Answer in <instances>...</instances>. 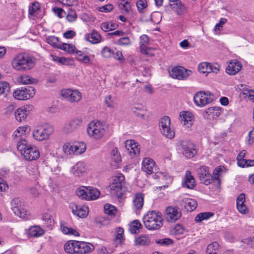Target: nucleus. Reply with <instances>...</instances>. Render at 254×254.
Masks as SVG:
<instances>
[{"label": "nucleus", "mask_w": 254, "mask_h": 254, "mask_svg": "<svg viewBox=\"0 0 254 254\" xmlns=\"http://www.w3.org/2000/svg\"><path fill=\"white\" fill-rule=\"evenodd\" d=\"M94 246L89 243L79 241L78 254H86L94 250Z\"/></svg>", "instance_id": "30"}, {"label": "nucleus", "mask_w": 254, "mask_h": 254, "mask_svg": "<svg viewBox=\"0 0 254 254\" xmlns=\"http://www.w3.org/2000/svg\"><path fill=\"white\" fill-rule=\"evenodd\" d=\"M117 25L112 22H104L101 25V29L104 31H109L115 29Z\"/></svg>", "instance_id": "51"}, {"label": "nucleus", "mask_w": 254, "mask_h": 254, "mask_svg": "<svg viewBox=\"0 0 254 254\" xmlns=\"http://www.w3.org/2000/svg\"><path fill=\"white\" fill-rule=\"evenodd\" d=\"M75 54L76 55V59L78 61L85 64L91 62L89 57L84 55L82 51L76 50Z\"/></svg>", "instance_id": "39"}, {"label": "nucleus", "mask_w": 254, "mask_h": 254, "mask_svg": "<svg viewBox=\"0 0 254 254\" xmlns=\"http://www.w3.org/2000/svg\"><path fill=\"white\" fill-rule=\"evenodd\" d=\"M124 229L121 227H118L116 229V239L120 240V242H122L124 240Z\"/></svg>", "instance_id": "64"}, {"label": "nucleus", "mask_w": 254, "mask_h": 254, "mask_svg": "<svg viewBox=\"0 0 254 254\" xmlns=\"http://www.w3.org/2000/svg\"><path fill=\"white\" fill-rule=\"evenodd\" d=\"M150 242V239L146 235H141L135 240V245L138 246H147Z\"/></svg>", "instance_id": "41"}, {"label": "nucleus", "mask_w": 254, "mask_h": 254, "mask_svg": "<svg viewBox=\"0 0 254 254\" xmlns=\"http://www.w3.org/2000/svg\"><path fill=\"white\" fill-rule=\"evenodd\" d=\"M88 187H81L76 190V194L80 198L88 200Z\"/></svg>", "instance_id": "38"}, {"label": "nucleus", "mask_w": 254, "mask_h": 254, "mask_svg": "<svg viewBox=\"0 0 254 254\" xmlns=\"http://www.w3.org/2000/svg\"><path fill=\"white\" fill-rule=\"evenodd\" d=\"M145 227L149 230H157L163 225L161 213L159 211H148L143 217Z\"/></svg>", "instance_id": "4"}, {"label": "nucleus", "mask_w": 254, "mask_h": 254, "mask_svg": "<svg viewBox=\"0 0 254 254\" xmlns=\"http://www.w3.org/2000/svg\"><path fill=\"white\" fill-rule=\"evenodd\" d=\"M108 132V126L100 121L90 122L87 128L88 135L95 140H101L104 138Z\"/></svg>", "instance_id": "3"}, {"label": "nucleus", "mask_w": 254, "mask_h": 254, "mask_svg": "<svg viewBox=\"0 0 254 254\" xmlns=\"http://www.w3.org/2000/svg\"><path fill=\"white\" fill-rule=\"evenodd\" d=\"M31 128L30 126L25 125L23 127H19L13 132L12 134V138L13 139H17L20 140V139H24L23 137H25L26 134H28L30 131Z\"/></svg>", "instance_id": "20"}, {"label": "nucleus", "mask_w": 254, "mask_h": 254, "mask_svg": "<svg viewBox=\"0 0 254 254\" xmlns=\"http://www.w3.org/2000/svg\"><path fill=\"white\" fill-rule=\"evenodd\" d=\"M180 118L181 123L187 127H190L192 125L194 117L191 112L189 111L181 112L180 114Z\"/></svg>", "instance_id": "21"}, {"label": "nucleus", "mask_w": 254, "mask_h": 254, "mask_svg": "<svg viewBox=\"0 0 254 254\" xmlns=\"http://www.w3.org/2000/svg\"><path fill=\"white\" fill-rule=\"evenodd\" d=\"M35 94V88L32 86L17 89L13 93V96L17 100H27L33 97Z\"/></svg>", "instance_id": "9"}, {"label": "nucleus", "mask_w": 254, "mask_h": 254, "mask_svg": "<svg viewBox=\"0 0 254 254\" xmlns=\"http://www.w3.org/2000/svg\"><path fill=\"white\" fill-rule=\"evenodd\" d=\"M125 147L131 156L138 154L140 152L138 143L134 140H127L125 142Z\"/></svg>", "instance_id": "23"}, {"label": "nucleus", "mask_w": 254, "mask_h": 254, "mask_svg": "<svg viewBox=\"0 0 254 254\" xmlns=\"http://www.w3.org/2000/svg\"><path fill=\"white\" fill-rule=\"evenodd\" d=\"M61 95L64 99L71 102H78L81 98V94L77 90L63 89L61 91Z\"/></svg>", "instance_id": "11"}, {"label": "nucleus", "mask_w": 254, "mask_h": 254, "mask_svg": "<svg viewBox=\"0 0 254 254\" xmlns=\"http://www.w3.org/2000/svg\"><path fill=\"white\" fill-rule=\"evenodd\" d=\"M214 95L209 91H199L193 97V100L196 106L203 107L211 103L213 101Z\"/></svg>", "instance_id": "7"}, {"label": "nucleus", "mask_w": 254, "mask_h": 254, "mask_svg": "<svg viewBox=\"0 0 254 254\" xmlns=\"http://www.w3.org/2000/svg\"><path fill=\"white\" fill-rule=\"evenodd\" d=\"M242 67L241 62L234 60L229 62L226 67V71L229 75H235L240 71Z\"/></svg>", "instance_id": "22"}, {"label": "nucleus", "mask_w": 254, "mask_h": 254, "mask_svg": "<svg viewBox=\"0 0 254 254\" xmlns=\"http://www.w3.org/2000/svg\"><path fill=\"white\" fill-rule=\"evenodd\" d=\"M138 10L141 12L147 6V2L145 0H139L136 3Z\"/></svg>", "instance_id": "61"}, {"label": "nucleus", "mask_w": 254, "mask_h": 254, "mask_svg": "<svg viewBox=\"0 0 254 254\" xmlns=\"http://www.w3.org/2000/svg\"><path fill=\"white\" fill-rule=\"evenodd\" d=\"M104 211L106 214L111 216L115 215L117 212V210L115 206L108 203L105 205Z\"/></svg>", "instance_id": "50"}, {"label": "nucleus", "mask_w": 254, "mask_h": 254, "mask_svg": "<svg viewBox=\"0 0 254 254\" xmlns=\"http://www.w3.org/2000/svg\"><path fill=\"white\" fill-rule=\"evenodd\" d=\"M40 9V4L38 2H34L29 6L28 12L30 15H33L36 11Z\"/></svg>", "instance_id": "58"}, {"label": "nucleus", "mask_w": 254, "mask_h": 254, "mask_svg": "<svg viewBox=\"0 0 254 254\" xmlns=\"http://www.w3.org/2000/svg\"><path fill=\"white\" fill-rule=\"evenodd\" d=\"M60 64L66 65H72L74 64V60L71 58L61 57L60 60Z\"/></svg>", "instance_id": "62"}, {"label": "nucleus", "mask_w": 254, "mask_h": 254, "mask_svg": "<svg viewBox=\"0 0 254 254\" xmlns=\"http://www.w3.org/2000/svg\"><path fill=\"white\" fill-rule=\"evenodd\" d=\"M10 89L8 82L5 81H0V95L4 94L9 91Z\"/></svg>", "instance_id": "59"}, {"label": "nucleus", "mask_w": 254, "mask_h": 254, "mask_svg": "<svg viewBox=\"0 0 254 254\" xmlns=\"http://www.w3.org/2000/svg\"><path fill=\"white\" fill-rule=\"evenodd\" d=\"M133 208L135 210L142 209L144 203V195L140 192L136 193L132 200Z\"/></svg>", "instance_id": "31"}, {"label": "nucleus", "mask_w": 254, "mask_h": 254, "mask_svg": "<svg viewBox=\"0 0 254 254\" xmlns=\"http://www.w3.org/2000/svg\"><path fill=\"white\" fill-rule=\"evenodd\" d=\"M179 150L187 158L193 157L196 153V150L193 143L190 141L183 140L180 143Z\"/></svg>", "instance_id": "10"}, {"label": "nucleus", "mask_w": 254, "mask_h": 254, "mask_svg": "<svg viewBox=\"0 0 254 254\" xmlns=\"http://www.w3.org/2000/svg\"><path fill=\"white\" fill-rule=\"evenodd\" d=\"M197 174L200 181L203 182L205 185L210 183L209 178L211 177L208 168L206 166H201L197 170Z\"/></svg>", "instance_id": "26"}, {"label": "nucleus", "mask_w": 254, "mask_h": 254, "mask_svg": "<svg viewBox=\"0 0 254 254\" xmlns=\"http://www.w3.org/2000/svg\"><path fill=\"white\" fill-rule=\"evenodd\" d=\"M11 209L14 213L22 218H25L27 211L23 207L22 203L19 198L13 199L11 201Z\"/></svg>", "instance_id": "14"}, {"label": "nucleus", "mask_w": 254, "mask_h": 254, "mask_svg": "<svg viewBox=\"0 0 254 254\" xmlns=\"http://www.w3.org/2000/svg\"><path fill=\"white\" fill-rule=\"evenodd\" d=\"M159 127L161 133L167 138L172 139L175 136V131L171 127L170 119L169 117L164 116L161 119Z\"/></svg>", "instance_id": "8"}, {"label": "nucleus", "mask_w": 254, "mask_h": 254, "mask_svg": "<svg viewBox=\"0 0 254 254\" xmlns=\"http://www.w3.org/2000/svg\"><path fill=\"white\" fill-rule=\"evenodd\" d=\"M54 132V127L48 124L38 126L34 128L32 132L34 138L39 141L47 139Z\"/></svg>", "instance_id": "5"}, {"label": "nucleus", "mask_w": 254, "mask_h": 254, "mask_svg": "<svg viewBox=\"0 0 254 254\" xmlns=\"http://www.w3.org/2000/svg\"><path fill=\"white\" fill-rule=\"evenodd\" d=\"M118 44L120 46H129L131 44V41L128 37H122L118 41Z\"/></svg>", "instance_id": "60"}, {"label": "nucleus", "mask_w": 254, "mask_h": 254, "mask_svg": "<svg viewBox=\"0 0 254 254\" xmlns=\"http://www.w3.org/2000/svg\"><path fill=\"white\" fill-rule=\"evenodd\" d=\"M70 208L73 214L80 218L86 217L88 213V207L86 206L78 205L76 203H71Z\"/></svg>", "instance_id": "18"}, {"label": "nucleus", "mask_w": 254, "mask_h": 254, "mask_svg": "<svg viewBox=\"0 0 254 254\" xmlns=\"http://www.w3.org/2000/svg\"><path fill=\"white\" fill-rule=\"evenodd\" d=\"M79 241L70 240L66 242L64 245L65 252L70 254H78Z\"/></svg>", "instance_id": "25"}, {"label": "nucleus", "mask_w": 254, "mask_h": 254, "mask_svg": "<svg viewBox=\"0 0 254 254\" xmlns=\"http://www.w3.org/2000/svg\"><path fill=\"white\" fill-rule=\"evenodd\" d=\"M66 18L67 21L70 22L75 21L77 19V15L75 11L72 9H69Z\"/></svg>", "instance_id": "57"}, {"label": "nucleus", "mask_w": 254, "mask_h": 254, "mask_svg": "<svg viewBox=\"0 0 254 254\" xmlns=\"http://www.w3.org/2000/svg\"><path fill=\"white\" fill-rule=\"evenodd\" d=\"M61 229L64 234L71 235L74 236H79V234L76 230L72 228L66 227L64 225H61Z\"/></svg>", "instance_id": "47"}, {"label": "nucleus", "mask_w": 254, "mask_h": 254, "mask_svg": "<svg viewBox=\"0 0 254 254\" xmlns=\"http://www.w3.org/2000/svg\"><path fill=\"white\" fill-rule=\"evenodd\" d=\"M141 169L147 174H152L156 172L157 167L153 159L147 157L143 159Z\"/></svg>", "instance_id": "16"}, {"label": "nucleus", "mask_w": 254, "mask_h": 254, "mask_svg": "<svg viewBox=\"0 0 254 254\" xmlns=\"http://www.w3.org/2000/svg\"><path fill=\"white\" fill-rule=\"evenodd\" d=\"M220 66L218 64H211L208 62L200 63L198 66V70L202 73H218L220 71Z\"/></svg>", "instance_id": "13"}, {"label": "nucleus", "mask_w": 254, "mask_h": 254, "mask_svg": "<svg viewBox=\"0 0 254 254\" xmlns=\"http://www.w3.org/2000/svg\"><path fill=\"white\" fill-rule=\"evenodd\" d=\"M59 49L70 54H75L76 51L74 46L66 43L61 44Z\"/></svg>", "instance_id": "48"}, {"label": "nucleus", "mask_w": 254, "mask_h": 254, "mask_svg": "<svg viewBox=\"0 0 254 254\" xmlns=\"http://www.w3.org/2000/svg\"><path fill=\"white\" fill-rule=\"evenodd\" d=\"M218 247V244L217 242H213L207 246L206 252L208 254H216Z\"/></svg>", "instance_id": "56"}, {"label": "nucleus", "mask_w": 254, "mask_h": 254, "mask_svg": "<svg viewBox=\"0 0 254 254\" xmlns=\"http://www.w3.org/2000/svg\"><path fill=\"white\" fill-rule=\"evenodd\" d=\"M247 151L243 150L240 152L237 157V161L238 165L241 167H245L247 159H245L244 157L246 156Z\"/></svg>", "instance_id": "44"}, {"label": "nucleus", "mask_w": 254, "mask_h": 254, "mask_svg": "<svg viewBox=\"0 0 254 254\" xmlns=\"http://www.w3.org/2000/svg\"><path fill=\"white\" fill-rule=\"evenodd\" d=\"M125 182V176L122 174H117L112 179V182L109 185L111 193L117 197H121L123 195L122 189Z\"/></svg>", "instance_id": "6"}, {"label": "nucleus", "mask_w": 254, "mask_h": 254, "mask_svg": "<svg viewBox=\"0 0 254 254\" xmlns=\"http://www.w3.org/2000/svg\"><path fill=\"white\" fill-rule=\"evenodd\" d=\"M35 62L34 57L27 54L21 53L18 54L13 59L11 65L17 71H26L34 66Z\"/></svg>", "instance_id": "1"}, {"label": "nucleus", "mask_w": 254, "mask_h": 254, "mask_svg": "<svg viewBox=\"0 0 254 254\" xmlns=\"http://www.w3.org/2000/svg\"><path fill=\"white\" fill-rule=\"evenodd\" d=\"M84 39L93 44L99 43L102 40L99 33L95 30H92L91 33H86L84 35Z\"/></svg>", "instance_id": "27"}, {"label": "nucleus", "mask_w": 254, "mask_h": 254, "mask_svg": "<svg viewBox=\"0 0 254 254\" xmlns=\"http://www.w3.org/2000/svg\"><path fill=\"white\" fill-rule=\"evenodd\" d=\"M246 198L244 193H242L239 195L236 199L237 208L240 213L245 214L248 213L249 209L245 204Z\"/></svg>", "instance_id": "24"}, {"label": "nucleus", "mask_w": 254, "mask_h": 254, "mask_svg": "<svg viewBox=\"0 0 254 254\" xmlns=\"http://www.w3.org/2000/svg\"><path fill=\"white\" fill-rule=\"evenodd\" d=\"M63 150L64 154L66 155H70L74 153V149L73 145H71L69 142L65 143L63 146Z\"/></svg>", "instance_id": "54"}, {"label": "nucleus", "mask_w": 254, "mask_h": 254, "mask_svg": "<svg viewBox=\"0 0 254 254\" xmlns=\"http://www.w3.org/2000/svg\"><path fill=\"white\" fill-rule=\"evenodd\" d=\"M221 109L218 107H211L206 109L203 116L205 119L209 118L211 116L212 118L218 117L221 114Z\"/></svg>", "instance_id": "32"}, {"label": "nucleus", "mask_w": 254, "mask_h": 254, "mask_svg": "<svg viewBox=\"0 0 254 254\" xmlns=\"http://www.w3.org/2000/svg\"><path fill=\"white\" fill-rule=\"evenodd\" d=\"M149 44V37L146 35L140 36V48L142 54H148V45Z\"/></svg>", "instance_id": "33"}, {"label": "nucleus", "mask_w": 254, "mask_h": 254, "mask_svg": "<svg viewBox=\"0 0 254 254\" xmlns=\"http://www.w3.org/2000/svg\"><path fill=\"white\" fill-rule=\"evenodd\" d=\"M81 118H75L66 123L64 126L63 132L65 134H69L77 129L82 124Z\"/></svg>", "instance_id": "15"}, {"label": "nucleus", "mask_w": 254, "mask_h": 254, "mask_svg": "<svg viewBox=\"0 0 254 254\" xmlns=\"http://www.w3.org/2000/svg\"><path fill=\"white\" fill-rule=\"evenodd\" d=\"M44 233V230L39 226L31 227L28 231V234L32 237H39Z\"/></svg>", "instance_id": "37"}, {"label": "nucleus", "mask_w": 254, "mask_h": 254, "mask_svg": "<svg viewBox=\"0 0 254 254\" xmlns=\"http://www.w3.org/2000/svg\"><path fill=\"white\" fill-rule=\"evenodd\" d=\"M17 149L24 158L28 161L35 160L40 156V152L37 147L28 143L25 139L17 141Z\"/></svg>", "instance_id": "2"}, {"label": "nucleus", "mask_w": 254, "mask_h": 254, "mask_svg": "<svg viewBox=\"0 0 254 254\" xmlns=\"http://www.w3.org/2000/svg\"><path fill=\"white\" fill-rule=\"evenodd\" d=\"M32 108V106L27 105L17 109L15 112L16 120L19 122L25 121L27 115L29 113V111Z\"/></svg>", "instance_id": "19"}, {"label": "nucleus", "mask_w": 254, "mask_h": 254, "mask_svg": "<svg viewBox=\"0 0 254 254\" xmlns=\"http://www.w3.org/2000/svg\"><path fill=\"white\" fill-rule=\"evenodd\" d=\"M47 42L54 47L59 48L60 43L59 42L58 38L55 36H49L46 39Z\"/></svg>", "instance_id": "52"}, {"label": "nucleus", "mask_w": 254, "mask_h": 254, "mask_svg": "<svg viewBox=\"0 0 254 254\" xmlns=\"http://www.w3.org/2000/svg\"><path fill=\"white\" fill-rule=\"evenodd\" d=\"M156 243L164 246H172L174 244L173 240L170 238L156 240Z\"/></svg>", "instance_id": "53"}, {"label": "nucleus", "mask_w": 254, "mask_h": 254, "mask_svg": "<svg viewBox=\"0 0 254 254\" xmlns=\"http://www.w3.org/2000/svg\"><path fill=\"white\" fill-rule=\"evenodd\" d=\"M43 225L49 230L53 229L54 225V220L52 216L48 213H45L42 216Z\"/></svg>", "instance_id": "34"}, {"label": "nucleus", "mask_w": 254, "mask_h": 254, "mask_svg": "<svg viewBox=\"0 0 254 254\" xmlns=\"http://www.w3.org/2000/svg\"><path fill=\"white\" fill-rule=\"evenodd\" d=\"M143 107L138 104L134 105L132 107V111L133 113H135L137 116H141L142 118L144 117V115L142 112H143Z\"/></svg>", "instance_id": "63"}, {"label": "nucleus", "mask_w": 254, "mask_h": 254, "mask_svg": "<svg viewBox=\"0 0 254 254\" xmlns=\"http://www.w3.org/2000/svg\"><path fill=\"white\" fill-rule=\"evenodd\" d=\"M182 186L192 189L195 186V180L190 171L186 172L185 178L182 182Z\"/></svg>", "instance_id": "29"}, {"label": "nucleus", "mask_w": 254, "mask_h": 254, "mask_svg": "<svg viewBox=\"0 0 254 254\" xmlns=\"http://www.w3.org/2000/svg\"><path fill=\"white\" fill-rule=\"evenodd\" d=\"M119 8L126 13H128L131 9L130 3L125 0H121V2L119 3Z\"/></svg>", "instance_id": "49"}, {"label": "nucleus", "mask_w": 254, "mask_h": 254, "mask_svg": "<svg viewBox=\"0 0 254 254\" xmlns=\"http://www.w3.org/2000/svg\"><path fill=\"white\" fill-rule=\"evenodd\" d=\"M88 201L96 199L100 195V192L97 189L92 187H88Z\"/></svg>", "instance_id": "40"}, {"label": "nucleus", "mask_w": 254, "mask_h": 254, "mask_svg": "<svg viewBox=\"0 0 254 254\" xmlns=\"http://www.w3.org/2000/svg\"><path fill=\"white\" fill-rule=\"evenodd\" d=\"M181 213L177 207L170 206L166 209V219L169 222H175L181 217Z\"/></svg>", "instance_id": "17"}, {"label": "nucleus", "mask_w": 254, "mask_h": 254, "mask_svg": "<svg viewBox=\"0 0 254 254\" xmlns=\"http://www.w3.org/2000/svg\"><path fill=\"white\" fill-rule=\"evenodd\" d=\"M74 153L76 155L80 154L84 152L86 150V145L83 142H78L73 144Z\"/></svg>", "instance_id": "45"}, {"label": "nucleus", "mask_w": 254, "mask_h": 254, "mask_svg": "<svg viewBox=\"0 0 254 254\" xmlns=\"http://www.w3.org/2000/svg\"><path fill=\"white\" fill-rule=\"evenodd\" d=\"M222 171V167L221 166H219L216 168L213 172V176L212 177L213 181V183L217 186H219L220 185V180L219 177Z\"/></svg>", "instance_id": "43"}, {"label": "nucleus", "mask_w": 254, "mask_h": 254, "mask_svg": "<svg viewBox=\"0 0 254 254\" xmlns=\"http://www.w3.org/2000/svg\"><path fill=\"white\" fill-rule=\"evenodd\" d=\"M70 171L74 176L79 177L86 171L85 164L83 162H78L71 168Z\"/></svg>", "instance_id": "28"}, {"label": "nucleus", "mask_w": 254, "mask_h": 254, "mask_svg": "<svg viewBox=\"0 0 254 254\" xmlns=\"http://www.w3.org/2000/svg\"><path fill=\"white\" fill-rule=\"evenodd\" d=\"M102 56L105 58H110L114 55V51L108 47H105L101 51Z\"/></svg>", "instance_id": "55"}, {"label": "nucleus", "mask_w": 254, "mask_h": 254, "mask_svg": "<svg viewBox=\"0 0 254 254\" xmlns=\"http://www.w3.org/2000/svg\"><path fill=\"white\" fill-rule=\"evenodd\" d=\"M17 81L22 84H30L34 83L36 80L29 75H22L18 78Z\"/></svg>", "instance_id": "42"}, {"label": "nucleus", "mask_w": 254, "mask_h": 254, "mask_svg": "<svg viewBox=\"0 0 254 254\" xmlns=\"http://www.w3.org/2000/svg\"><path fill=\"white\" fill-rule=\"evenodd\" d=\"M142 228V225L138 220H133L129 224L128 230L131 234H137L139 233Z\"/></svg>", "instance_id": "35"}, {"label": "nucleus", "mask_w": 254, "mask_h": 254, "mask_svg": "<svg viewBox=\"0 0 254 254\" xmlns=\"http://www.w3.org/2000/svg\"><path fill=\"white\" fill-rule=\"evenodd\" d=\"M185 203V207L188 211H191L194 210L197 207V203L195 199L187 198L184 199Z\"/></svg>", "instance_id": "36"}, {"label": "nucleus", "mask_w": 254, "mask_h": 254, "mask_svg": "<svg viewBox=\"0 0 254 254\" xmlns=\"http://www.w3.org/2000/svg\"><path fill=\"white\" fill-rule=\"evenodd\" d=\"M191 71L182 66H175L169 71L170 75L176 79L185 80L190 75Z\"/></svg>", "instance_id": "12"}, {"label": "nucleus", "mask_w": 254, "mask_h": 254, "mask_svg": "<svg viewBox=\"0 0 254 254\" xmlns=\"http://www.w3.org/2000/svg\"><path fill=\"white\" fill-rule=\"evenodd\" d=\"M213 213L211 212L200 213L196 216L195 221L197 222H200L202 220L209 219L213 216Z\"/></svg>", "instance_id": "46"}]
</instances>
